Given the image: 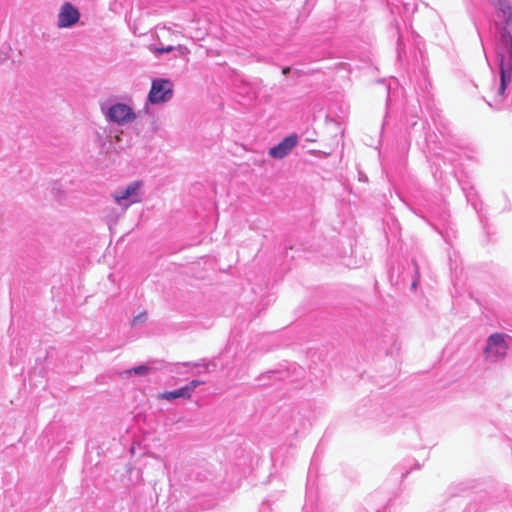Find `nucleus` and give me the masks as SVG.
Returning <instances> with one entry per match:
<instances>
[{
	"mask_svg": "<svg viewBox=\"0 0 512 512\" xmlns=\"http://www.w3.org/2000/svg\"><path fill=\"white\" fill-rule=\"evenodd\" d=\"M101 110L107 121L118 125L128 124L136 118V114L132 107L124 103H114L109 107L102 105Z\"/></svg>",
	"mask_w": 512,
	"mask_h": 512,
	"instance_id": "nucleus-1",
	"label": "nucleus"
},
{
	"mask_svg": "<svg viewBox=\"0 0 512 512\" xmlns=\"http://www.w3.org/2000/svg\"><path fill=\"white\" fill-rule=\"evenodd\" d=\"M173 96L172 83L167 79H154L148 94L151 104H160L169 101Z\"/></svg>",
	"mask_w": 512,
	"mask_h": 512,
	"instance_id": "nucleus-2",
	"label": "nucleus"
},
{
	"mask_svg": "<svg viewBox=\"0 0 512 512\" xmlns=\"http://www.w3.org/2000/svg\"><path fill=\"white\" fill-rule=\"evenodd\" d=\"M140 187L141 183L134 181L127 187L117 190L113 195L116 203L126 209L130 205L140 202Z\"/></svg>",
	"mask_w": 512,
	"mask_h": 512,
	"instance_id": "nucleus-3",
	"label": "nucleus"
},
{
	"mask_svg": "<svg viewBox=\"0 0 512 512\" xmlns=\"http://www.w3.org/2000/svg\"><path fill=\"white\" fill-rule=\"evenodd\" d=\"M507 349L508 346L504 335L495 333L488 338L487 345L484 349V355L487 359L496 360L504 357L507 353Z\"/></svg>",
	"mask_w": 512,
	"mask_h": 512,
	"instance_id": "nucleus-4",
	"label": "nucleus"
},
{
	"mask_svg": "<svg viewBox=\"0 0 512 512\" xmlns=\"http://www.w3.org/2000/svg\"><path fill=\"white\" fill-rule=\"evenodd\" d=\"M80 19V13L70 2H65L58 14L57 26L59 28H69L74 26Z\"/></svg>",
	"mask_w": 512,
	"mask_h": 512,
	"instance_id": "nucleus-5",
	"label": "nucleus"
},
{
	"mask_svg": "<svg viewBox=\"0 0 512 512\" xmlns=\"http://www.w3.org/2000/svg\"><path fill=\"white\" fill-rule=\"evenodd\" d=\"M298 137L295 134L286 136L277 145L269 149V155L274 159H283L297 145Z\"/></svg>",
	"mask_w": 512,
	"mask_h": 512,
	"instance_id": "nucleus-6",
	"label": "nucleus"
},
{
	"mask_svg": "<svg viewBox=\"0 0 512 512\" xmlns=\"http://www.w3.org/2000/svg\"><path fill=\"white\" fill-rule=\"evenodd\" d=\"M203 382L199 380H192L186 386L181 387L174 391H166L159 395V398L162 400H174L176 398H185L188 399L191 397L195 388L201 385Z\"/></svg>",
	"mask_w": 512,
	"mask_h": 512,
	"instance_id": "nucleus-7",
	"label": "nucleus"
},
{
	"mask_svg": "<svg viewBox=\"0 0 512 512\" xmlns=\"http://www.w3.org/2000/svg\"><path fill=\"white\" fill-rule=\"evenodd\" d=\"M149 371V368L147 366H138V367H135L131 370H128L127 373L128 374H132V373H135V374H141V375H145L147 374Z\"/></svg>",
	"mask_w": 512,
	"mask_h": 512,
	"instance_id": "nucleus-8",
	"label": "nucleus"
},
{
	"mask_svg": "<svg viewBox=\"0 0 512 512\" xmlns=\"http://www.w3.org/2000/svg\"><path fill=\"white\" fill-rule=\"evenodd\" d=\"M147 319V313H141L133 318L132 324L142 323Z\"/></svg>",
	"mask_w": 512,
	"mask_h": 512,
	"instance_id": "nucleus-9",
	"label": "nucleus"
},
{
	"mask_svg": "<svg viewBox=\"0 0 512 512\" xmlns=\"http://www.w3.org/2000/svg\"><path fill=\"white\" fill-rule=\"evenodd\" d=\"M173 50H174V47L169 45L167 47L157 48L156 53H158V54L169 53V52H172Z\"/></svg>",
	"mask_w": 512,
	"mask_h": 512,
	"instance_id": "nucleus-10",
	"label": "nucleus"
},
{
	"mask_svg": "<svg viewBox=\"0 0 512 512\" xmlns=\"http://www.w3.org/2000/svg\"><path fill=\"white\" fill-rule=\"evenodd\" d=\"M418 286V280L417 279H413L412 282H411V287L412 289H415L417 288Z\"/></svg>",
	"mask_w": 512,
	"mask_h": 512,
	"instance_id": "nucleus-11",
	"label": "nucleus"
},
{
	"mask_svg": "<svg viewBox=\"0 0 512 512\" xmlns=\"http://www.w3.org/2000/svg\"><path fill=\"white\" fill-rule=\"evenodd\" d=\"M288 70H289V68L283 69V73L286 74Z\"/></svg>",
	"mask_w": 512,
	"mask_h": 512,
	"instance_id": "nucleus-12",
	"label": "nucleus"
}]
</instances>
